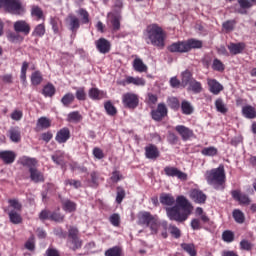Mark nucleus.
Returning <instances> with one entry per match:
<instances>
[{"label": "nucleus", "instance_id": "nucleus-17", "mask_svg": "<svg viewBox=\"0 0 256 256\" xmlns=\"http://www.w3.org/2000/svg\"><path fill=\"white\" fill-rule=\"evenodd\" d=\"M154 217L149 212H140L138 214V225H146L148 227Z\"/></svg>", "mask_w": 256, "mask_h": 256}, {"label": "nucleus", "instance_id": "nucleus-64", "mask_svg": "<svg viewBox=\"0 0 256 256\" xmlns=\"http://www.w3.org/2000/svg\"><path fill=\"white\" fill-rule=\"evenodd\" d=\"M168 105L171 109H179V100L175 97L169 98Z\"/></svg>", "mask_w": 256, "mask_h": 256}, {"label": "nucleus", "instance_id": "nucleus-26", "mask_svg": "<svg viewBox=\"0 0 256 256\" xmlns=\"http://www.w3.org/2000/svg\"><path fill=\"white\" fill-rule=\"evenodd\" d=\"M83 246V241L79 238H72L68 240V247L72 251H77V249H81Z\"/></svg>", "mask_w": 256, "mask_h": 256}, {"label": "nucleus", "instance_id": "nucleus-56", "mask_svg": "<svg viewBox=\"0 0 256 256\" xmlns=\"http://www.w3.org/2000/svg\"><path fill=\"white\" fill-rule=\"evenodd\" d=\"M104 107L108 115L113 116L117 114V108H115L111 102H106Z\"/></svg>", "mask_w": 256, "mask_h": 256}, {"label": "nucleus", "instance_id": "nucleus-55", "mask_svg": "<svg viewBox=\"0 0 256 256\" xmlns=\"http://www.w3.org/2000/svg\"><path fill=\"white\" fill-rule=\"evenodd\" d=\"M72 101H75V96L72 93H67L61 99V103H63V105H66V106L71 105Z\"/></svg>", "mask_w": 256, "mask_h": 256}, {"label": "nucleus", "instance_id": "nucleus-33", "mask_svg": "<svg viewBox=\"0 0 256 256\" xmlns=\"http://www.w3.org/2000/svg\"><path fill=\"white\" fill-rule=\"evenodd\" d=\"M42 94L44 97H53L55 95V86L51 83H48L46 86H44Z\"/></svg>", "mask_w": 256, "mask_h": 256}, {"label": "nucleus", "instance_id": "nucleus-41", "mask_svg": "<svg viewBox=\"0 0 256 256\" xmlns=\"http://www.w3.org/2000/svg\"><path fill=\"white\" fill-rule=\"evenodd\" d=\"M181 109H182V113H184V115H191V113H193V106H191V103H189L185 100L182 101Z\"/></svg>", "mask_w": 256, "mask_h": 256}, {"label": "nucleus", "instance_id": "nucleus-37", "mask_svg": "<svg viewBox=\"0 0 256 256\" xmlns=\"http://www.w3.org/2000/svg\"><path fill=\"white\" fill-rule=\"evenodd\" d=\"M37 127H40V129H49L51 127V120L47 117H41L37 122Z\"/></svg>", "mask_w": 256, "mask_h": 256}, {"label": "nucleus", "instance_id": "nucleus-23", "mask_svg": "<svg viewBox=\"0 0 256 256\" xmlns=\"http://www.w3.org/2000/svg\"><path fill=\"white\" fill-rule=\"evenodd\" d=\"M181 86L182 87H187L193 81V75L189 70H185L184 72L181 73Z\"/></svg>", "mask_w": 256, "mask_h": 256}, {"label": "nucleus", "instance_id": "nucleus-20", "mask_svg": "<svg viewBox=\"0 0 256 256\" xmlns=\"http://www.w3.org/2000/svg\"><path fill=\"white\" fill-rule=\"evenodd\" d=\"M145 151L147 159H157V157H159V150L155 145L147 146Z\"/></svg>", "mask_w": 256, "mask_h": 256}, {"label": "nucleus", "instance_id": "nucleus-62", "mask_svg": "<svg viewBox=\"0 0 256 256\" xmlns=\"http://www.w3.org/2000/svg\"><path fill=\"white\" fill-rule=\"evenodd\" d=\"M78 15L82 17V23L84 24L89 23V13L85 9H80L78 11Z\"/></svg>", "mask_w": 256, "mask_h": 256}, {"label": "nucleus", "instance_id": "nucleus-58", "mask_svg": "<svg viewBox=\"0 0 256 256\" xmlns=\"http://www.w3.org/2000/svg\"><path fill=\"white\" fill-rule=\"evenodd\" d=\"M168 229H169L171 235L173 237H175V239H179V237H181V230H179V228H177V226L170 225Z\"/></svg>", "mask_w": 256, "mask_h": 256}, {"label": "nucleus", "instance_id": "nucleus-50", "mask_svg": "<svg viewBox=\"0 0 256 256\" xmlns=\"http://www.w3.org/2000/svg\"><path fill=\"white\" fill-rule=\"evenodd\" d=\"M65 216L59 212H51L50 221H56V223H63Z\"/></svg>", "mask_w": 256, "mask_h": 256}, {"label": "nucleus", "instance_id": "nucleus-29", "mask_svg": "<svg viewBox=\"0 0 256 256\" xmlns=\"http://www.w3.org/2000/svg\"><path fill=\"white\" fill-rule=\"evenodd\" d=\"M188 91H192L193 93H201L203 91V87L201 86V83L197 80L193 79L188 84Z\"/></svg>", "mask_w": 256, "mask_h": 256}, {"label": "nucleus", "instance_id": "nucleus-53", "mask_svg": "<svg viewBox=\"0 0 256 256\" xmlns=\"http://www.w3.org/2000/svg\"><path fill=\"white\" fill-rule=\"evenodd\" d=\"M212 69H214V71H225V65L223 62H221V60L214 59L212 63Z\"/></svg>", "mask_w": 256, "mask_h": 256}, {"label": "nucleus", "instance_id": "nucleus-43", "mask_svg": "<svg viewBox=\"0 0 256 256\" xmlns=\"http://www.w3.org/2000/svg\"><path fill=\"white\" fill-rule=\"evenodd\" d=\"M9 207L8 209H13L12 211L19 212L21 211V203H19V200L17 199H10L8 200Z\"/></svg>", "mask_w": 256, "mask_h": 256}, {"label": "nucleus", "instance_id": "nucleus-27", "mask_svg": "<svg viewBox=\"0 0 256 256\" xmlns=\"http://www.w3.org/2000/svg\"><path fill=\"white\" fill-rule=\"evenodd\" d=\"M126 83L128 85H136L138 87H144L145 85V79L143 78H139V77H132V76H129L126 78Z\"/></svg>", "mask_w": 256, "mask_h": 256}, {"label": "nucleus", "instance_id": "nucleus-15", "mask_svg": "<svg viewBox=\"0 0 256 256\" xmlns=\"http://www.w3.org/2000/svg\"><path fill=\"white\" fill-rule=\"evenodd\" d=\"M96 47L98 51L101 53H109L111 51V43L105 38H100L98 41H96Z\"/></svg>", "mask_w": 256, "mask_h": 256}, {"label": "nucleus", "instance_id": "nucleus-9", "mask_svg": "<svg viewBox=\"0 0 256 256\" xmlns=\"http://www.w3.org/2000/svg\"><path fill=\"white\" fill-rule=\"evenodd\" d=\"M151 115L154 121H161L163 117H167V106L165 104H158L157 109L152 111Z\"/></svg>", "mask_w": 256, "mask_h": 256}, {"label": "nucleus", "instance_id": "nucleus-31", "mask_svg": "<svg viewBox=\"0 0 256 256\" xmlns=\"http://www.w3.org/2000/svg\"><path fill=\"white\" fill-rule=\"evenodd\" d=\"M88 94L90 99H94V100L103 99V97H105V92L100 91L97 88H91Z\"/></svg>", "mask_w": 256, "mask_h": 256}, {"label": "nucleus", "instance_id": "nucleus-6", "mask_svg": "<svg viewBox=\"0 0 256 256\" xmlns=\"http://www.w3.org/2000/svg\"><path fill=\"white\" fill-rule=\"evenodd\" d=\"M122 102L127 109H137L139 107V96L133 93H126L122 96Z\"/></svg>", "mask_w": 256, "mask_h": 256}, {"label": "nucleus", "instance_id": "nucleus-47", "mask_svg": "<svg viewBox=\"0 0 256 256\" xmlns=\"http://www.w3.org/2000/svg\"><path fill=\"white\" fill-rule=\"evenodd\" d=\"M215 107L219 113H227V106L225 105V102H223L222 99H217L215 101Z\"/></svg>", "mask_w": 256, "mask_h": 256}, {"label": "nucleus", "instance_id": "nucleus-42", "mask_svg": "<svg viewBox=\"0 0 256 256\" xmlns=\"http://www.w3.org/2000/svg\"><path fill=\"white\" fill-rule=\"evenodd\" d=\"M233 218L236 221V223H245V214H243L241 210H234Z\"/></svg>", "mask_w": 256, "mask_h": 256}, {"label": "nucleus", "instance_id": "nucleus-7", "mask_svg": "<svg viewBox=\"0 0 256 256\" xmlns=\"http://www.w3.org/2000/svg\"><path fill=\"white\" fill-rule=\"evenodd\" d=\"M170 53H189V44L187 40L178 41L168 46Z\"/></svg>", "mask_w": 256, "mask_h": 256}, {"label": "nucleus", "instance_id": "nucleus-28", "mask_svg": "<svg viewBox=\"0 0 256 256\" xmlns=\"http://www.w3.org/2000/svg\"><path fill=\"white\" fill-rule=\"evenodd\" d=\"M8 215L11 223H13L14 225H19V223L23 221V218H21V214H19V212L15 210H10Z\"/></svg>", "mask_w": 256, "mask_h": 256}, {"label": "nucleus", "instance_id": "nucleus-61", "mask_svg": "<svg viewBox=\"0 0 256 256\" xmlns=\"http://www.w3.org/2000/svg\"><path fill=\"white\" fill-rule=\"evenodd\" d=\"M79 235V229L76 227L71 226L68 230V236L70 239H77Z\"/></svg>", "mask_w": 256, "mask_h": 256}, {"label": "nucleus", "instance_id": "nucleus-35", "mask_svg": "<svg viewBox=\"0 0 256 256\" xmlns=\"http://www.w3.org/2000/svg\"><path fill=\"white\" fill-rule=\"evenodd\" d=\"M148 227L150 228L152 235H157L159 228L161 227V223H159V220L154 217Z\"/></svg>", "mask_w": 256, "mask_h": 256}, {"label": "nucleus", "instance_id": "nucleus-59", "mask_svg": "<svg viewBox=\"0 0 256 256\" xmlns=\"http://www.w3.org/2000/svg\"><path fill=\"white\" fill-rule=\"evenodd\" d=\"M121 179H123L121 172H119L117 170L112 172V176L110 177V181H112V183H119V181H121Z\"/></svg>", "mask_w": 256, "mask_h": 256}, {"label": "nucleus", "instance_id": "nucleus-3", "mask_svg": "<svg viewBox=\"0 0 256 256\" xmlns=\"http://www.w3.org/2000/svg\"><path fill=\"white\" fill-rule=\"evenodd\" d=\"M205 177L209 185H213L215 189H219L225 183V166L220 165L218 168L207 171Z\"/></svg>", "mask_w": 256, "mask_h": 256}, {"label": "nucleus", "instance_id": "nucleus-44", "mask_svg": "<svg viewBox=\"0 0 256 256\" xmlns=\"http://www.w3.org/2000/svg\"><path fill=\"white\" fill-rule=\"evenodd\" d=\"M27 69H29V63L23 62L20 74V79L23 84L27 83Z\"/></svg>", "mask_w": 256, "mask_h": 256}, {"label": "nucleus", "instance_id": "nucleus-2", "mask_svg": "<svg viewBox=\"0 0 256 256\" xmlns=\"http://www.w3.org/2000/svg\"><path fill=\"white\" fill-rule=\"evenodd\" d=\"M146 36L154 47H158L159 49L165 47V32L159 25H149L146 29Z\"/></svg>", "mask_w": 256, "mask_h": 256}, {"label": "nucleus", "instance_id": "nucleus-5", "mask_svg": "<svg viewBox=\"0 0 256 256\" xmlns=\"http://www.w3.org/2000/svg\"><path fill=\"white\" fill-rule=\"evenodd\" d=\"M0 7H4L8 13L13 15H21L25 11L20 0H0Z\"/></svg>", "mask_w": 256, "mask_h": 256}, {"label": "nucleus", "instance_id": "nucleus-10", "mask_svg": "<svg viewBox=\"0 0 256 256\" xmlns=\"http://www.w3.org/2000/svg\"><path fill=\"white\" fill-rule=\"evenodd\" d=\"M108 19L113 27V31H119L121 29V15L119 12L108 13Z\"/></svg>", "mask_w": 256, "mask_h": 256}, {"label": "nucleus", "instance_id": "nucleus-45", "mask_svg": "<svg viewBox=\"0 0 256 256\" xmlns=\"http://www.w3.org/2000/svg\"><path fill=\"white\" fill-rule=\"evenodd\" d=\"M81 119H83V116H81L79 112H71L70 114H68V121L70 123H79Z\"/></svg>", "mask_w": 256, "mask_h": 256}, {"label": "nucleus", "instance_id": "nucleus-51", "mask_svg": "<svg viewBox=\"0 0 256 256\" xmlns=\"http://www.w3.org/2000/svg\"><path fill=\"white\" fill-rule=\"evenodd\" d=\"M90 179H91L92 187H99V179H101V177L99 176V172H95V171L91 172Z\"/></svg>", "mask_w": 256, "mask_h": 256}, {"label": "nucleus", "instance_id": "nucleus-16", "mask_svg": "<svg viewBox=\"0 0 256 256\" xmlns=\"http://www.w3.org/2000/svg\"><path fill=\"white\" fill-rule=\"evenodd\" d=\"M17 155L13 151H1L0 159L6 163V165H11L15 161Z\"/></svg>", "mask_w": 256, "mask_h": 256}, {"label": "nucleus", "instance_id": "nucleus-18", "mask_svg": "<svg viewBox=\"0 0 256 256\" xmlns=\"http://www.w3.org/2000/svg\"><path fill=\"white\" fill-rule=\"evenodd\" d=\"M176 131L179 133V135H181L184 141H187V139H191V136L193 135V130L183 125L176 126Z\"/></svg>", "mask_w": 256, "mask_h": 256}, {"label": "nucleus", "instance_id": "nucleus-57", "mask_svg": "<svg viewBox=\"0 0 256 256\" xmlns=\"http://www.w3.org/2000/svg\"><path fill=\"white\" fill-rule=\"evenodd\" d=\"M123 199H125V190L117 187L116 202L120 205V203H123Z\"/></svg>", "mask_w": 256, "mask_h": 256}, {"label": "nucleus", "instance_id": "nucleus-4", "mask_svg": "<svg viewBox=\"0 0 256 256\" xmlns=\"http://www.w3.org/2000/svg\"><path fill=\"white\" fill-rule=\"evenodd\" d=\"M23 165H27L29 167V173H30V179L34 183H41L45 181V178L43 177V173L39 172L37 168H35V165H37V160L34 158H23L22 159Z\"/></svg>", "mask_w": 256, "mask_h": 256}, {"label": "nucleus", "instance_id": "nucleus-32", "mask_svg": "<svg viewBox=\"0 0 256 256\" xmlns=\"http://www.w3.org/2000/svg\"><path fill=\"white\" fill-rule=\"evenodd\" d=\"M238 5L240 6L238 13H241V15L246 13V9H251V7H253V4L249 0H238Z\"/></svg>", "mask_w": 256, "mask_h": 256}, {"label": "nucleus", "instance_id": "nucleus-11", "mask_svg": "<svg viewBox=\"0 0 256 256\" xmlns=\"http://www.w3.org/2000/svg\"><path fill=\"white\" fill-rule=\"evenodd\" d=\"M14 31H16V33H23L24 35H29L31 31V26H29V24L25 21L19 20L14 23Z\"/></svg>", "mask_w": 256, "mask_h": 256}, {"label": "nucleus", "instance_id": "nucleus-46", "mask_svg": "<svg viewBox=\"0 0 256 256\" xmlns=\"http://www.w3.org/2000/svg\"><path fill=\"white\" fill-rule=\"evenodd\" d=\"M109 221L113 227H119L121 225V216L117 213H114L109 217Z\"/></svg>", "mask_w": 256, "mask_h": 256}, {"label": "nucleus", "instance_id": "nucleus-12", "mask_svg": "<svg viewBox=\"0 0 256 256\" xmlns=\"http://www.w3.org/2000/svg\"><path fill=\"white\" fill-rule=\"evenodd\" d=\"M71 137V132L69 128H62L60 131L57 132L55 140L57 143H67L69 138Z\"/></svg>", "mask_w": 256, "mask_h": 256}, {"label": "nucleus", "instance_id": "nucleus-13", "mask_svg": "<svg viewBox=\"0 0 256 256\" xmlns=\"http://www.w3.org/2000/svg\"><path fill=\"white\" fill-rule=\"evenodd\" d=\"M209 91L213 93V95H219L223 90V85L219 83L215 79H208L207 80Z\"/></svg>", "mask_w": 256, "mask_h": 256}, {"label": "nucleus", "instance_id": "nucleus-22", "mask_svg": "<svg viewBox=\"0 0 256 256\" xmlns=\"http://www.w3.org/2000/svg\"><path fill=\"white\" fill-rule=\"evenodd\" d=\"M62 207L66 212L73 213L77 209V204L69 199H63Z\"/></svg>", "mask_w": 256, "mask_h": 256}, {"label": "nucleus", "instance_id": "nucleus-39", "mask_svg": "<svg viewBox=\"0 0 256 256\" xmlns=\"http://www.w3.org/2000/svg\"><path fill=\"white\" fill-rule=\"evenodd\" d=\"M42 81H43V76L41 75V72L36 71V72L32 73V75H31L32 85H41Z\"/></svg>", "mask_w": 256, "mask_h": 256}, {"label": "nucleus", "instance_id": "nucleus-30", "mask_svg": "<svg viewBox=\"0 0 256 256\" xmlns=\"http://www.w3.org/2000/svg\"><path fill=\"white\" fill-rule=\"evenodd\" d=\"M66 21L69 23L72 31H77V29L80 27L79 18L74 15H69Z\"/></svg>", "mask_w": 256, "mask_h": 256}, {"label": "nucleus", "instance_id": "nucleus-25", "mask_svg": "<svg viewBox=\"0 0 256 256\" xmlns=\"http://www.w3.org/2000/svg\"><path fill=\"white\" fill-rule=\"evenodd\" d=\"M242 113L247 119H255L256 117V110L253 106H244L242 108Z\"/></svg>", "mask_w": 256, "mask_h": 256}, {"label": "nucleus", "instance_id": "nucleus-36", "mask_svg": "<svg viewBox=\"0 0 256 256\" xmlns=\"http://www.w3.org/2000/svg\"><path fill=\"white\" fill-rule=\"evenodd\" d=\"M187 43L188 51H191V49H201V47H203V42L201 40L189 39L187 40Z\"/></svg>", "mask_w": 256, "mask_h": 256}, {"label": "nucleus", "instance_id": "nucleus-24", "mask_svg": "<svg viewBox=\"0 0 256 256\" xmlns=\"http://www.w3.org/2000/svg\"><path fill=\"white\" fill-rule=\"evenodd\" d=\"M133 67L138 73H146L147 71V65H145V63H143V60H141L140 58H136L134 60Z\"/></svg>", "mask_w": 256, "mask_h": 256}, {"label": "nucleus", "instance_id": "nucleus-63", "mask_svg": "<svg viewBox=\"0 0 256 256\" xmlns=\"http://www.w3.org/2000/svg\"><path fill=\"white\" fill-rule=\"evenodd\" d=\"M32 15L34 17H37V19H43V10H41V8H39L38 6H34L32 8Z\"/></svg>", "mask_w": 256, "mask_h": 256}, {"label": "nucleus", "instance_id": "nucleus-8", "mask_svg": "<svg viewBox=\"0 0 256 256\" xmlns=\"http://www.w3.org/2000/svg\"><path fill=\"white\" fill-rule=\"evenodd\" d=\"M164 173L167 177H177L181 181H187V174L185 172H181V170L176 167L166 166L164 168Z\"/></svg>", "mask_w": 256, "mask_h": 256}, {"label": "nucleus", "instance_id": "nucleus-40", "mask_svg": "<svg viewBox=\"0 0 256 256\" xmlns=\"http://www.w3.org/2000/svg\"><path fill=\"white\" fill-rule=\"evenodd\" d=\"M52 160L56 165H61L63 167L65 165V161H63V152L58 151L54 155H52Z\"/></svg>", "mask_w": 256, "mask_h": 256}, {"label": "nucleus", "instance_id": "nucleus-19", "mask_svg": "<svg viewBox=\"0 0 256 256\" xmlns=\"http://www.w3.org/2000/svg\"><path fill=\"white\" fill-rule=\"evenodd\" d=\"M232 197L236 199V201H239L241 205H249L251 203V199H249V196L246 194H241V192L235 190L232 192Z\"/></svg>", "mask_w": 256, "mask_h": 256}, {"label": "nucleus", "instance_id": "nucleus-1", "mask_svg": "<svg viewBox=\"0 0 256 256\" xmlns=\"http://www.w3.org/2000/svg\"><path fill=\"white\" fill-rule=\"evenodd\" d=\"M160 203L168 206L166 208L167 217L170 221H177V223L187 221L189 215H191V211H193V206H191V203H189V200L185 196H178L175 200V197L171 194H162L160 196ZM172 205L175 206L171 207Z\"/></svg>", "mask_w": 256, "mask_h": 256}, {"label": "nucleus", "instance_id": "nucleus-52", "mask_svg": "<svg viewBox=\"0 0 256 256\" xmlns=\"http://www.w3.org/2000/svg\"><path fill=\"white\" fill-rule=\"evenodd\" d=\"M202 155L206 157H215L217 155V148L215 147H207L202 150Z\"/></svg>", "mask_w": 256, "mask_h": 256}, {"label": "nucleus", "instance_id": "nucleus-54", "mask_svg": "<svg viewBox=\"0 0 256 256\" xmlns=\"http://www.w3.org/2000/svg\"><path fill=\"white\" fill-rule=\"evenodd\" d=\"M10 139L14 143H19V141L21 140V133L19 132V130H16V129L10 130Z\"/></svg>", "mask_w": 256, "mask_h": 256}, {"label": "nucleus", "instance_id": "nucleus-14", "mask_svg": "<svg viewBox=\"0 0 256 256\" xmlns=\"http://www.w3.org/2000/svg\"><path fill=\"white\" fill-rule=\"evenodd\" d=\"M190 197L191 199L194 200V203L202 204L205 203V201H207V195H205L203 191L197 189L191 191Z\"/></svg>", "mask_w": 256, "mask_h": 256}, {"label": "nucleus", "instance_id": "nucleus-38", "mask_svg": "<svg viewBox=\"0 0 256 256\" xmlns=\"http://www.w3.org/2000/svg\"><path fill=\"white\" fill-rule=\"evenodd\" d=\"M123 250L119 246L112 247L105 252V256H121Z\"/></svg>", "mask_w": 256, "mask_h": 256}, {"label": "nucleus", "instance_id": "nucleus-60", "mask_svg": "<svg viewBox=\"0 0 256 256\" xmlns=\"http://www.w3.org/2000/svg\"><path fill=\"white\" fill-rule=\"evenodd\" d=\"M76 98L78 101H85L87 99V94L85 93V88H79L76 91Z\"/></svg>", "mask_w": 256, "mask_h": 256}, {"label": "nucleus", "instance_id": "nucleus-34", "mask_svg": "<svg viewBox=\"0 0 256 256\" xmlns=\"http://www.w3.org/2000/svg\"><path fill=\"white\" fill-rule=\"evenodd\" d=\"M181 247H182L183 251L188 253V255L197 256V250H195L194 244L183 243V244H181Z\"/></svg>", "mask_w": 256, "mask_h": 256}, {"label": "nucleus", "instance_id": "nucleus-48", "mask_svg": "<svg viewBox=\"0 0 256 256\" xmlns=\"http://www.w3.org/2000/svg\"><path fill=\"white\" fill-rule=\"evenodd\" d=\"M32 35H34V37H43V35H45V25L44 24L37 25Z\"/></svg>", "mask_w": 256, "mask_h": 256}, {"label": "nucleus", "instance_id": "nucleus-49", "mask_svg": "<svg viewBox=\"0 0 256 256\" xmlns=\"http://www.w3.org/2000/svg\"><path fill=\"white\" fill-rule=\"evenodd\" d=\"M222 239L225 241V243H232L235 239V234H233L232 231L226 230L222 234Z\"/></svg>", "mask_w": 256, "mask_h": 256}, {"label": "nucleus", "instance_id": "nucleus-21", "mask_svg": "<svg viewBox=\"0 0 256 256\" xmlns=\"http://www.w3.org/2000/svg\"><path fill=\"white\" fill-rule=\"evenodd\" d=\"M228 49L232 55H239V53L243 52V49H245V44L243 43H231L228 45Z\"/></svg>", "mask_w": 256, "mask_h": 256}]
</instances>
